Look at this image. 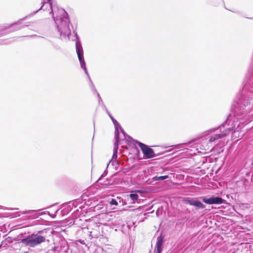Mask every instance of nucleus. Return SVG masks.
<instances>
[{
  "label": "nucleus",
  "mask_w": 253,
  "mask_h": 253,
  "mask_svg": "<svg viewBox=\"0 0 253 253\" xmlns=\"http://www.w3.org/2000/svg\"><path fill=\"white\" fill-rule=\"evenodd\" d=\"M45 238L37 234H32L21 240V242L27 246L34 247L44 242Z\"/></svg>",
  "instance_id": "nucleus-1"
},
{
  "label": "nucleus",
  "mask_w": 253,
  "mask_h": 253,
  "mask_svg": "<svg viewBox=\"0 0 253 253\" xmlns=\"http://www.w3.org/2000/svg\"><path fill=\"white\" fill-rule=\"evenodd\" d=\"M137 144L141 148L144 158L151 159L156 156V154L154 150L149 147L148 145L144 144L140 142H137Z\"/></svg>",
  "instance_id": "nucleus-2"
},
{
  "label": "nucleus",
  "mask_w": 253,
  "mask_h": 253,
  "mask_svg": "<svg viewBox=\"0 0 253 253\" xmlns=\"http://www.w3.org/2000/svg\"><path fill=\"white\" fill-rule=\"evenodd\" d=\"M231 131V128H227L223 130L221 133L212 135L209 139V142L211 144V142H214L216 140L222 138L228 135Z\"/></svg>",
  "instance_id": "nucleus-3"
},
{
  "label": "nucleus",
  "mask_w": 253,
  "mask_h": 253,
  "mask_svg": "<svg viewBox=\"0 0 253 253\" xmlns=\"http://www.w3.org/2000/svg\"><path fill=\"white\" fill-rule=\"evenodd\" d=\"M202 201L206 204H220L223 203L224 200L220 197H212L210 198H204Z\"/></svg>",
  "instance_id": "nucleus-4"
},
{
  "label": "nucleus",
  "mask_w": 253,
  "mask_h": 253,
  "mask_svg": "<svg viewBox=\"0 0 253 253\" xmlns=\"http://www.w3.org/2000/svg\"><path fill=\"white\" fill-rule=\"evenodd\" d=\"M212 148V145L209 142L205 141L201 145L198 152L203 154H207L211 151Z\"/></svg>",
  "instance_id": "nucleus-5"
},
{
  "label": "nucleus",
  "mask_w": 253,
  "mask_h": 253,
  "mask_svg": "<svg viewBox=\"0 0 253 253\" xmlns=\"http://www.w3.org/2000/svg\"><path fill=\"white\" fill-rule=\"evenodd\" d=\"M76 50L78 58L82 67L85 66V62L84 59V52L82 46L80 44H76Z\"/></svg>",
  "instance_id": "nucleus-6"
},
{
  "label": "nucleus",
  "mask_w": 253,
  "mask_h": 253,
  "mask_svg": "<svg viewBox=\"0 0 253 253\" xmlns=\"http://www.w3.org/2000/svg\"><path fill=\"white\" fill-rule=\"evenodd\" d=\"M164 237L162 235H160L157 238V241L156 243V249L154 250V253H161L163 250Z\"/></svg>",
  "instance_id": "nucleus-7"
},
{
  "label": "nucleus",
  "mask_w": 253,
  "mask_h": 253,
  "mask_svg": "<svg viewBox=\"0 0 253 253\" xmlns=\"http://www.w3.org/2000/svg\"><path fill=\"white\" fill-rule=\"evenodd\" d=\"M191 205L196 206L197 207L201 208L202 209H204L205 207V205L203 204H202L200 201H197L194 199L192 201V204Z\"/></svg>",
  "instance_id": "nucleus-8"
},
{
  "label": "nucleus",
  "mask_w": 253,
  "mask_h": 253,
  "mask_svg": "<svg viewBox=\"0 0 253 253\" xmlns=\"http://www.w3.org/2000/svg\"><path fill=\"white\" fill-rule=\"evenodd\" d=\"M168 175H164V176H155L153 178V179L154 181L156 180H163L168 178Z\"/></svg>",
  "instance_id": "nucleus-9"
},
{
  "label": "nucleus",
  "mask_w": 253,
  "mask_h": 253,
  "mask_svg": "<svg viewBox=\"0 0 253 253\" xmlns=\"http://www.w3.org/2000/svg\"><path fill=\"white\" fill-rule=\"evenodd\" d=\"M129 197L130 198L131 200L134 203L135 201H137V200H138V196L136 194H130L129 195Z\"/></svg>",
  "instance_id": "nucleus-10"
},
{
  "label": "nucleus",
  "mask_w": 253,
  "mask_h": 253,
  "mask_svg": "<svg viewBox=\"0 0 253 253\" xmlns=\"http://www.w3.org/2000/svg\"><path fill=\"white\" fill-rule=\"evenodd\" d=\"M193 199H189V198H186L184 200V201L185 202V203L186 204H189L190 205H191L192 204V201H193Z\"/></svg>",
  "instance_id": "nucleus-11"
},
{
  "label": "nucleus",
  "mask_w": 253,
  "mask_h": 253,
  "mask_svg": "<svg viewBox=\"0 0 253 253\" xmlns=\"http://www.w3.org/2000/svg\"><path fill=\"white\" fill-rule=\"evenodd\" d=\"M239 133L240 132H239V131H234L233 137H234V138L239 137L240 136Z\"/></svg>",
  "instance_id": "nucleus-12"
},
{
  "label": "nucleus",
  "mask_w": 253,
  "mask_h": 253,
  "mask_svg": "<svg viewBox=\"0 0 253 253\" xmlns=\"http://www.w3.org/2000/svg\"><path fill=\"white\" fill-rule=\"evenodd\" d=\"M110 204L111 205L117 206L118 205V202H117V201L115 199H112L111 201L110 202Z\"/></svg>",
  "instance_id": "nucleus-13"
},
{
  "label": "nucleus",
  "mask_w": 253,
  "mask_h": 253,
  "mask_svg": "<svg viewBox=\"0 0 253 253\" xmlns=\"http://www.w3.org/2000/svg\"><path fill=\"white\" fill-rule=\"evenodd\" d=\"M111 118L112 120H113V121H114V119H113V117H111Z\"/></svg>",
  "instance_id": "nucleus-14"
},
{
  "label": "nucleus",
  "mask_w": 253,
  "mask_h": 253,
  "mask_svg": "<svg viewBox=\"0 0 253 253\" xmlns=\"http://www.w3.org/2000/svg\"><path fill=\"white\" fill-rule=\"evenodd\" d=\"M51 0H47V2H50Z\"/></svg>",
  "instance_id": "nucleus-15"
}]
</instances>
